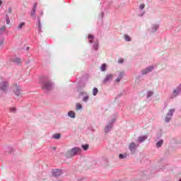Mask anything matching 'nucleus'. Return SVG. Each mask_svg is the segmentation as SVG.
Wrapping results in <instances>:
<instances>
[{
    "mask_svg": "<svg viewBox=\"0 0 181 181\" xmlns=\"http://www.w3.org/2000/svg\"><path fill=\"white\" fill-rule=\"evenodd\" d=\"M80 152H81V148L78 147H74V148L68 151L66 153V156L68 158H72V156H76V155H77V153H80Z\"/></svg>",
    "mask_w": 181,
    "mask_h": 181,
    "instance_id": "1",
    "label": "nucleus"
},
{
    "mask_svg": "<svg viewBox=\"0 0 181 181\" xmlns=\"http://www.w3.org/2000/svg\"><path fill=\"white\" fill-rule=\"evenodd\" d=\"M12 90L16 94V95L19 96L21 95V88H19V86H18L17 83H14L12 86Z\"/></svg>",
    "mask_w": 181,
    "mask_h": 181,
    "instance_id": "2",
    "label": "nucleus"
},
{
    "mask_svg": "<svg viewBox=\"0 0 181 181\" xmlns=\"http://www.w3.org/2000/svg\"><path fill=\"white\" fill-rule=\"evenodd\" d=\"M8 88H9L8 82L3 81L0 83V90H2V91H6Z\"/></svg>",
    "mask_w": 181,
    "mask_h": 181,
    "instance_id": "3",
    "label": "nucleus"
},
{
    "mask_svg": "<svg viewBox=\"0 0 181 181\" xmlns=\"http://www.w3.org/2000/svg\"><path fill=\"white\" fill-rule=\"evenodd\" d=\"M43 88H45V90H52V88H53V85H52V83L50 82H46L44 83Z\"/></svg>",
    "mask_w": 181,
    "mask_h": 181,
    "instance_id": "4",
    "label": "nucleus"
},
{
    "mask_svg": "<svg viewBox=\"0 0 181 181\" xmlns=\"http://www.w3.org/2000/svg\"><path fill=\"white\" fill-rule=\"evenodd\" d=\"M62 175V170H54L52 171V176L54 177H58V176H60Z\"/></svg>",
    "mask_w": 181,
    "mask_h": 181,
    "instance_id": "5",
    "label": "nucleus"
},
{
    "mask_svg": "<svg viewBox=\"0 0 181 181\" xmlns=\"http://www.w3.org/2000/svg\"><path fill=\"white\" fill-rule=\"evenodd\" d=\"M112 78H113L112 74L107 75L103 81L104 84H105V83H108V81H111V80H112Z\"/></svg>",
    "mask_w": 181,
    "mask_h": 181,
    "instance_id": "6",
    "label": "nucleus"
},
{
    "mask_svg": "<svg viewBox=\"0 0 181 181\" xmlns=\"http://www.w3.org/2000/svg\"><path fill=\"white\" fill-rule=\"evenodd\" d=\"M37 6V3H35L33 10L31 11V16H33V18H36L35 13H36V8Z\"/></svg>",
    "mask_w": 181,
    "mask_h": 181,
    "instance_id": "7",
    "label": "nucleus"
},
{
    "mask_svg": "<svg viewBox=\"0 0 181 181\" xmlns=\"http://www.w3.org/2000/svg\"><path fill=\"white\" fill-rule=\"evenodd\" d=\"M151 70H153V66H149L147 69L142 70L141 72L142 74H148Z\"/></svg>",
    "mask_w": 181,
    "mask_h": 181,
    "instance_id": "8",
    "label": "nucleus"
},
{
    "mask_svg": "<svg viewBox=\"0 0 181 181\" xmlns=\"http://www.w3.org/2000/svg\"><path fill=\"white\" fill-rule=\"evenodd\" d=\"M136 146V144H135V143L130 144V145L129 146V151H131V152H134V151H135Z\"/></svg>",
    "mask_w": 181,
    "mask_h": 181,
    "instance_id": "9",
    "label": "nucleus"
},
{
    "mask_svg": "<svg viewBox=\"0 0 181 181\" xmlns=\"http://www.w3.org/2000/svg\"><path fill=\"white\" fill-rule=\"evenodd\" d=\"M68 115L70 118H76V112H74V111H69Z\"/></svg>",
    "mask_w": 181,
    "mask_h": 181,
    "instance_id": "10",
    "label": "nucleus"
},
{
    "mask_svg": "<svg viewBox=\"0 0 181 181\" xmlns=\"http://www.w3.org/2000/svg\"><path fill=\"white\" fill-rule=\"evenodd\" d=\"M146 139H147L146 136H141L139 137L138 139H139V142H144V141H146Z\"/></svg>",
    "mask_w": 181,
    "mask_h": 181,
    "instance_id": "11",
    "label": "nucleus"
},
{
    "mask_svg": "<svg viewBox=\"0 0 181 181\" xmlns=\"http://www.w3.org/2000/svg\"><path fill=\"white\" fill-rule=\"evenodd\" d=\"M111 128H112V124H109L107 127H105V132H110V129H111Z\"/></svg>",
    "mask_w": 181,
    "mask_h": 181,
    "instance_id": "12",
    "label": "nucleus"
},
{
    "mask_svg": "<svg viewBox=\"0 0 181 181\" xmlns=\"http://www.w3.org/2000/svg\"><path fill=\"white\" fill-rule=\"evenodd\" d=\"M175 112V109H171L167 113V115H170V117H173V113Z\"/></svg>",
    "mask_w": 181,
    "mask_h": 181,
    "instance_id": "13",
    "label": "nucleus"
},
{
    "mask_svg": "<svg viewBox=\"0 0 181 181\" xmlns=\"http://www.w3.org/2000/svg\"><path fill=\"white\" fill-rule=\"evenodd\" d=\"M61 136L62 135H60V134H55L52 136V138H54V139H60Z\"/></svg>",
    "mask_w": 181,
    "mask_h": 181,
    "instance_id": "14",
    "label": "nucleus"
},
{
    "mask_svg": "<svg viewBox=\"0 0 181 181\" xmlns=\"http://www.w3.org/2000/svg\"><path fill=\"white\" fill-rule=\"evenodd\" d=\"M100 70L101 71H105V70H107V64H102L100 67Z\"/></svg>",
    "mask_w": 181,
    "mask_h": 181,
    "instance_id": "15",
    "label": "nucleus"
},
{
    "mask_svg": "<svg viewBox=\"0 0 181 181\" xmlns=\"http://www.w3.org/2000/svg\"><path fill=\"white\" fill-rule=\"evenodd\" d=\"M83 108V105L80 103H77L76 105V111H78V110H81Z\"/></svg>",
    "mask_w": 181,
    "mask_h": 181,
    "instance_id": "16",
    "label": "nucleus"
},
{
    "mask_svg": "<svg viewBox=\"0 0 181 181\" xmlns=\"http://www.w3.org/2000/svg\"><path fill=\"white\" fill-rule=\"evenodd\" d=\"M162 145H163V140H160L156 144L157 148H160Z\"/></svg>",
    "mask_w": 181,
    "mask_h": 181,
    "instance_id": "17",
    "label": "nucleus"
},
{
    "mask_svg": "<svg viewBox=\"0 0 181 181\" xmlns=\"http://www.w3.org/2000/svg\"><path fill=\"white\" fill-rule=\"evenodd\" d=\"M88 39L89 40V43H93V39H94V36L92 35H88Z\"/></svg>",
    "mask_w": 181,
    "mask_h": 181,
    "instance_id": "18",
    "label": "nucleus"
},
{
    "mask_svg": "<svg viewBox=\"0 0 181 181\" xmlns=\"http://www.w3.org/2000/svg\"><path fill=\"white\" fill-rule=\"evenodd\" d=\"M98 93V88H94L93 89V95H97Z\"/></svg>",
    "mask_w": 181,
    "mask_h": 181,
    "instance_id": "19",
    "label": "nucleus"
},
{
    "mask_svg": "<svg viewBox=\"0 0 181 181\" xmlns=\"http://www.w3.org/2000/svg\"><path fill=\"white\" fill-rule=\"evenodd\" d=\"M172 119V116H170L169 115H166L165 117V122H169Z\"/></svg>",
    "mask_w": 181,
    "mask_h": 181,
    "instance_id": "20",
    "label": "nucleus"
},
{
    "mask_svg": "<svg viewBox=\"0 0 181 181\" xmlns=\"http://www.w3.org/2000/svg\"><path fill=\"white\" fill-rule=\"evenodd\" d=\"M14 63H16L17 64H21V63H22V61L19 58H16L14 59Z\"/></svg>",
    "mask_w": 181,
    "mask_h": 181,
    "instance_id": "21",
    "label": "nucleus"
},
{
    "mask_svg": "<svg viewBox=\"0 0 181 181\" xmlns=\"http://www.w3.org/2000/svg\"><path fill=\"white\" fill-rule=\"evenodd\" d=\"M124 40H125L127 42H131V37L129 36V35H124Z\"/></svg>",
    "mask_w": 181,
    "mask_h": 181,
    "instance_id": "22",
    "label": "nucleus"
},
{
    "mask_svg": "<svg viewBox=\"0 0 181 181\" xmlns=\"http://www.w3.org/2000/svg\"><path fill=\"white\" fill-rule=\"evenodd\" d=\"M98 42H95L94 45H93V49L95 50H98Z\"/></svg>",
    "mask_w": 181,
    "mask_h": 181,
    "instance_id": "23",
    "label": "nucleus"
},
{
    "mask_svg": "<svg viewBox=\"0 0 181 181\" xmlns=\"http://www.w3.org/2000/svg\"><path fill=\"white\" fill-rule=\"evenodd\" d=\"M6 29V26H3V27L0 28V33L5 32Z\"/></svg>",
    "mask_w": 181,
    "mask_h": 181,
    "instance_id": "24",
    "label": "nucleus"
},
{
    "mask_svg": "<svg viewBox=\"0 0 181 181\" xmlns=\"http://www.w3.org/2000/svg\"><path fill=\"white\" fill-rule=\"evenodd\" d=\"M23 26H25V23H21L18 26V29H22V28H23Z\"/></svg>",
    "mask_w": 181,
    "mask_h": 181,
    "instance_id": "25",
    "label": "nucleus"
},
{
    "mask_svg": "<svg viewBox=\"0 0 181 181\" xmlns=\"http://www.w3.org/2000/svg\"><path fill=\"white\" fill-rule=\"evenodd\" d=\"M179 93H180V90H173V95H175V97H176V95H177V94H179Z\"/></svg>",
    "mask_w": 181,
    "mask_h": 181,
    "instance_id": "26",
    "label": "nucleus"
},
{
    "mask_svg": "<svg viewBox=\"0 0 181 181\" xmlns=\"http://www.w3.org/2000/svg\"><path fill=\"white\" fill-rule=\"evenodd\" d=\"M6 25H9L11 23V20H9L8 16H7V18L6 19Z\"/></svg>",
    "mask_w": 181,
    "mask_h": 181,
    "instance_id": "27",
    "label": "nucleus"
},
{
    "mask_svg": "<svg viewBox=\"0 0 181 181\" xmlns=\"http://www.w3.org/2000/svg\"><path fill=\"white\" fill-rule=\"evenodd\" d=\"M153 94V91H148L147 93V98H149V97H151V95H152Z\"/></svg>",
    "mask_w": 181,
    "mask_h": 181,
    "instance_id": "28",
    "label": "nucleus"
},
{
    "mask_svg": "<svg viewBox=\"0 0 181 181\" xmlns=\"http://www.w3.org/2000/svg\"><path fill=\"white\" fill-rule=\"evenodd\" d=\"M82 148L84 151H87V149H88V145L86 144V145L82 146Z\"/></svg>",
    "mask_w": 181,
    "mask_h": 181,
    "instance_id": "29",
    "label": "nucleus"
},
{
    "mask_svg": "<svg viewBox=\"0 0 181 181\" xmlns=\"http://www.w3.org/2000/svg\"><path fill=\"white\" fill-rule=\"evenodd\" d=\"M119 77L120 79L122 80V78L124 77V72H120L119 75Z\"/></svg>",
    "mask_w": 181,
    "mask_h": 181,
    "instance_id": "30",
    "label": "nucleus"
},
{
    "mask_svg": "<svg viewBox=\"0 0 181 181\" xmlns=\"http://www.w3.org/2000/svg\"><path fill=\"white\" fill-rule=\"evenodd\" d=\"M144 8H145V4H141V5L139 6V9H140L141 11H142V9H144Z\"/></svg>",
    "mask_w": 181,
    "mask_h": 181,
    "instance_id": "31",
    "label": "nucleus"
},
{
    "mask_svg": "<svg viewBox=\"0 0 181 181\" xmlns=\"http://www.w3.org/2000/svg\"><path fill=\"white\" fill-rule=\"evenodd\" d=\"M118 63H119V64H122V63H124V59L122 58L119 59Z\"/></svg>",
    "mask_w": 181,
    "mask_h": 181,
    "instance_id": "32",
    "label": "nucleus"
},
{
    "mask_svg": "<svg viewBox=\"0 0 181 181\" xmlns=\"http://www.w3.org/2000/svg\"><path fill=\"white\" fill-rule=\"evenodd\" d=\"M83 100L85 102V103H87V101H88V96H85L83 99Z\"/></svg>",
    "mask_w": 181,
    "mask_h": 181,
    "instance_id": "33",
    "label": "nucleus"
},
{
    "mask_svg": "<svg viewBox=\"0 0 181 181\" xmlns=\"http://www.w3.org/2000/svg\"><path fill=\"white\" fill-rule=\"evenodd\" d=\"M126 157H127V156H124V155H122V154H119V159H124V158H126Z\"/></svg>",
    "mask_w": 181,
    "mask_h": 181,
    "instance_id": "34",
    "label": "nucleus"
},
{
    "mask_svg": "<svg viewBox=\"0 0 181 181\" xmlns=\"http://www.w3.org/2000/svg\"><path fill=\"white\" fill-rule=\"evenodd\" d=\"M8 13H12V8H8Z\"/></svg>",
    "mask_w": 181,
    "mask_h": 181,
    "instance_id": "35",
    "label": "nucleus"
},
{
    "mask_svg": "<svg viewBox=\"0 0 181 181\" xmlns=\"http://www.w3.org/2000/svg\"><path fill=\"white\" fill-rule=\"evenodd\" d=\"M122 79H120L119 76H118V78L116 79V81L117 83H119V81H121Z\"/></svg>",
    "mask_w": 181,
    "mask_h": 181,
    "instance_id": "36",
    "label": "nucleus"
},
{
    "mask_svg": "<svg viewBox=\"0 0 181 181\" xmlns=\"http://www.w3.org/2000/svg\"><path fill=\"white\" fill-rule=\"evenodd\" d=\"M38 28H39V29H40V28H42V25H40V23H39V24H38Z\"/></svg>",
    "mask_w": 181,
    "mask_h": 181,
    "instance_id": "37",
    "label": "nucleus"
},
{
    "mask_svg": "<svg viewBox=\"0 0 181 181\" xmlns=\"http://www.w3.org/2000/svg\"><path fill=\"white\" fill-rule=\"evenodd\" d=\"M2 45H4V41H2V42L0 43V46H2Z\"/></svg>",
    "mask_w": 181,
    "mask_h": 181,
    "instance_id": "38",
    "label": "nucleus"
},
{
    "mask_svg": "<svg viewBox=\"0 0 181 181\" xmlns=\"http://www.w3.org/2000/svg\"><path fill=\"white\" fill-rule=\"evenodd\" d=\"M1 5H2V1L1 0H0V6H1Z\"/></svg>",
    "mask_w": 181,
    "mask_h": 181,
    "instance_id": "39",
    "label": "nucleus"
},
{
    "mask_svg": "<svg viewBox=\"0 0 181 181\" xmlns=\"http://www.w3.org/2000/svg\"><path fill=\"white\" fill-rule=\"evenodd\" d=\"M11 110H12V111H15L16 108L14 107V108H13Z\"/></svg>",
    "mask_w": 181,
    "mask_h": 181,
    "instance_id": "40",
    "label": "nucleus"
},
{
    "mask_svg": "<svg viewBox=\"0 0 181 181\" xmlns=\"http://www.w3.org/2000/svg\"><path fill=\"white\" fill-rule=\"evenodd\" d=\"M178 88H180V90L181 89V86H179Z\"/></svg>",
    "mask_w": 181,
    "mask_h": 181,
    "instance_id": "41",
    "label": "nucleus"
},
{
    "mask_svg": "<svg viewBox=\"0 0 181 181\" xmlns=\"http://www.w3.org/2000/svg\"><path fill=\"white\" fill-rule=\"evenodd\" d=\"M179 181H181V180H180Z\"/></svg>",
    "mask_w": 181,
    "mask_h": 181,
    "instance_id": "42",
    "label": "nucleus"
}]
</instances>
